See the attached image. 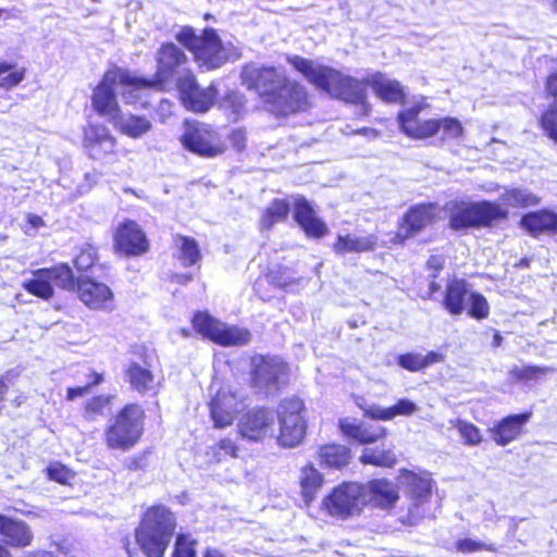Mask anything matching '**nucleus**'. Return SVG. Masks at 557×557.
I'll list each match as a JSON object with an SVG mask.
<instances>
[{
	"instance_id": "11",
	"label": "nucleus",
	"mask_w": 557,
	"mask_h": 557,
	"mask_svg": "<svg viewBox=\"0 0 557 557\" xmlns=\"http://www.w3.org/2000/svg\"><path fill=\"white\" fill-rule=\"evenodd\" d=\"M74 285L73 272L66 264H60L51 269H39L34 272V278L23 283V287L28 293L42 299L52 297L53 286L72 289Z\"/></svg>"
},
{
	"instance_id": "31",
	"label": "nucleus",
	"mask_w": 557,
	"mask_h": 557,
	"mask_svg": "<svg viewBox=\"0 0 557 557\" xmlns=\"http://www.w3.org/2000/svg\"><path fill=\"white\" fill-rule=\"evenodd\" d=\"M136 543L146 557H163L172 539L149 531V528H137Z\"/></svg>"
},
{
	"instance_id": "14",
	"label": "nucleus",
	"mask_w": 557,
	"mask_h": 557,
	"mask_svg": "<svg viewBox=\"0 0 557 557\" xmlns=\"http://www.w3.org/2000/svg\"><path fill=\"white\" fill-rule=\"evenodd\" d=\"M244 395L231 386L219 388L210 401V414L214 426L231 425L236 414L244 408Z\"/></svg>"
},
{
	"instance_id": "61",
	"label": "nucleus",
	"mask_w": 557,
	"mask_h": 557,
	"mask_svg": "<svg viewBox=\"0 0 557 557\" xmlns=\"http://www.w3.org/2000/svg\"><path fill=\"white\" fill-rule=\"evenodd\" d=\"M246 132L242 128L233 131L230 135V143L237 151H243L246 147Z\"/></svg>"
},
{
	"instance_id": "34",
	"label": "nucleus",
	"mask_w": 557,
	"mask_h": 557,
	"mask_svg": "<svg viewBox=\"0 0 557 557\" xmlns=\"http://www.w3.org/2000/svg\"><path fill=\"white\" fill-rule=\"evenodd\" d=\"M469 295L468 283L463 280H453L446 287L444 306L451 314H460Z\"/></svg>"
},
{
	"instance_id": "32",
	"label": "nucleus",
	"mask_w": 557,
	"mask_h": 557,
	"mask_svg": "<svg viewBox=\"0 0 557 557\" xmlns=\"http://www.w3.org/2000/svg\"><path fill=\"white\" fill-rule=\"evenodd\" d=\"M364 487L367 488V502L373 500L382 508L392 507L398 499L396 486L387 480H372Z\"/></svg>"
},
{
	"instance_id": "59",
	"label": "nucleus",
	"mask_w": 557,
	"mask_h": 557,
	"mask_svg": "<svg viewBox=\"0 0 557 557\" xmlns=\"http://www.w3.org/2000/svg\"><path fill=\"white\" fill-rule=\"evenodd\" d=\"M45 226V221L37 214L29 213L26 216V223L23 226L24 233L28 236H35L39 228Z\"/></svg>"
},
{
	"instance_id": "48",
	"label": "nucleus",
	"mask_w": 557,
	"mask_h": 557,
	"mask_svg": "<svg viewBox=\"0 0 557 557\" xmlns=\"http://www.w3.org/2000/svg\"><path fill=\"white\" fill-rule=\"evenodd\" d=\"M109 396H97L91 400L87 401L85 406V417L88 420H95L98 416H102L104 410L109 407Z\"/></svg>"
},
{
	"instance_id": "54",
	"label": "nucleus",
	"mask_w": 557,
	"mask_h": 557,
	"mask_svg": "<svg viewBox=\"0 0 557 557\" xmlns=\"http://www.w3.org/2000/svg\"><path fill=\"white\" fill-rule=\"evenodd\" d=\"M97 258L96 249L90 246L86 245L83 247L79 251V253L75 258V265L78 270L85 271L92 267Z\"/></svg>"
},
{
	"instance_id": "42",
	"label": "nucleus",
	"mask_w": 557,
	"mask_h": 557,
	"mask_svg": "<svg viewBox=\"0 0 557 557\" xmlns=\"http://www.w3.org/2000/svg\"><path fill=\"white\" fill-rule=\"evenodd\" d=\"M360 461L366 465L392 467L396 462V457L389 449L366 448L360 456Z\"/></svg>"
},
{
	"instance_id": "6",
	"label": "nucleus",
	"mask_w": 557,
	"mask_h": 557,
	"mask_svg": "<svg viewBox=\"0 0 557 557\" xmlns=\"http://www.w3.org/2000/svg\"><path fill=\"white\" fill-rule=\"evenodd\" d=\"M507 214L508 211L499 203L491 201L462 202L451 210L449 225L455 231L487 226L494 221L507 218Z\"/></svg>"
},
{
	"instance_id": "15",
	"label": "nucleus",
	"mask_w": 557,
	"mask_h": 557,
	"mask_svg": "<svg viewBox=\"0 0 557 557\" xmlns=\"http://www.w3.org/2000/svg\"><path fill=\"white\" fill-rule=\"evenodd\" d=\"M177 88L184 106L194 112H206L213 104L216 90L213 86L200 88L190 71L176 77Z\"/></svg>"
},
{
	"instance_id": "19",
	"label": "nucleus",
	"mask_w": 557,
	"mask_h": 557,
	"mask_svg": "<svg viewBox=\"0 0 557 557\" xmlns=\"http://www.w3.org/2000/svg\"><path fill=\"white\" fill-rule=\"evenodd\" d=\"M422 104H416L399 112L397 121L403 133L413 139H425L434 136L440 131L436 119L421 121L419 114Z\"/></svg>"
},
{
	"instance_id": "43",
	"label": "nucleus",
	"mask_w": 557,
	"mask_h": 557,
	"mask_svg": "<svg viewBox=\"0 0 557 557\" xmlns=\"http://www.w3.org/2000/svg\"><path fill=\"white\" fill-rule=\"evenodd\" d=\"M449 423L454 429H456L459 432L465 445L478 446L481 444V432L479 428H476L473 423L461 419L450 420Z\"/></svg>"
},
{
	"instance_id": "12",
	"label": "nucleus",
	"mask_w": 557,
	"mask_h": 557,
	"mask_svg": "<svg viewBox=\"0 0 557 557\" xmlns=\"http://www.w3.org/2000/svg\"><path fill=\"white\" fill-rule=\"evenodd\" d=\"M181 140L186 149L206 158L216 157L225 150L219 134L205 123L189 125Z\"/></svg>"
},
{
	"instance_id": "18",
	"label": "nucleus",
	"mask_w": 557,
	"mask_h": 557,
	"mask_svg": "<svg viewBox=\"0 0 557 557\" xmlns=\"http://www.w3.org/2000/svg\"><path fill=\"white\" fill-rule=\"evenodd\" d=\"M187 62L186 54L174 44L162 45L157 52V72L152 81L161 88L163 85L180 76L185 69L180 72L181 66Z\"/></svg>"
},
{
	"instance_id": "62",
	"label": "nucleus",
	"mask_w": 557,
	"mask_h": 557,
	"mask_svg": "<svg viewBox=\"0 0 557 557\" xmlns=\"http://www.w3.org/2000/svg\"><path fill=\"white\" fill-rule=\"evenodd\" d=\"M423 367L426 368L432 363L443 361V356L438 352L430 351L428 355L422 356Z\"/></svg>"
},
{
	"instance_id": "4",
	"label": "nucleus",
	"mask_w": 557,
	"mask_h": 557,
	"mask_svg": "<svg viewBox=\"0 0 557 557\" xmlns=\"http://www.w3.org/2000/svg\"><path fill=\"white\" fill-rule=\"evenodd\" d=\"M144 409L136 404L125 406L106 431L109 448L128 450L140 438L144 429Z\"/></svg>"
},
{
	"instance_id": "7",
	"label": "nucleus",
	"mask_w": 557,
	"mask_h": 557,
	"mask_svg": "<svg viewBox=\"0 0 557 557\" xmlns=\"http://www.w3.org/2000/svg\"><path fill=\"white\" fill-rule=\"evenodd\" d=\"M304 403L299 398H286L277 407L280 423L278 443L284 447L300 444L306 434V421L302 416Z\"/></svg>"
},
{
	"instance_id": "57",
	"label": "nucleus",
	"mask_w": 557,
	"mask_h": 557,
	"mask_svg": "<svg viewBox=\"0 0 557 557\" xmlns=\"http://www.w3.org/2000/svg\"><path fill=\"white\" fill-rule=\"evenodd\" d=\"M391 420L396 416H411L418 410V406L406 398L399 399L394 406L389 407Z\"/></svg>"
},
{
	"instance_id": "53",
	"label": "nucleus",
	"mask_w": 557,
	"mask_h": 557,
	"mask_svg": "<svg viewBox=\"0 0 557 557\" xmlns=\"http://www.w3.org/2000/svg\"><path fill=\"white\" fill-rule=\"evenodd\" d=\"M194 541L185 534L176 537L175 549L172 557H195Z\"/></svg>"
},
{
	"instance_id": "23",
	"label": "nucleus",
	"mask_w": 557,
	"mask_h": 557,
	"mask_svg": "<svg viewBox=\"0 0 557 557\" xmlns=\"http://www.w3.org/2000/svg\"><path fill=\"white\" fill-rule=\"evenodd\" d=\"M531 417V412H523L503 418L488 430L492 440L499 446L510 444L520 436L523 425L530 421Z\"/></svg>"
},
{
	"instance_id": "64",
	"label": "nucleus",
	"mask_w": 557,
	"mask_h": 557,
	"mask_svg": "<svg viewBox=\"0 0 557 557\" xmlns=\"http://www.w3.org/2000/svg\"><path fill=\"white\" fill-rule=\"evenodd\" d=\"M100 178V174L97 171H91L85 174V180L88 182L90 188L95 186Z\"/></svg>"
},
{
	"instance_id": "13",
	"label": "nucleus",
	"mask_w": 557,
	"mask_h": 557,
	"mask_svg": "<svg viewBox=\"0 0 557 557\" xmlns=\"http://www.w3.org/2000/svg\"><path fill=\"white\" fill-rule=\"evenodd\" d=\"M401 483L405 486V493L410 498L409 516L412 523L426 516L428 504L431 495L433 481L428 474L420 475L411 471H406L401 475Z\"/></svg>"
},
{
	"instance_id": "35",
	"label": "nucleus",
	"mask_w": 557,
	"mask_h": 557,
	"mask_svg": "<svg viewBox=\"0 0 557 557\" xmlns=\"http://www.w3.org/2000/svg\"><path fill=\"white\" fill-rule=\"evenodd\" d=\"M521 224L533 235L542 232L557 231V214L549 211H539L524 215Z\"/></svg>"
},
{
	"instance_id": "1",
	"label": "nucleus",
	"mask_w": 557,
	"mask_h": 557,
	"mask_svg": "<svg viewBox=\"0 0 557 557\" xmlns=\"http://www.w3.org/2000/svg\"><path fill=\"white\" fill-rule=\"evenodd\" d=\"M287 61L293 67L300 72L304 77L317 88L326 91L331 97L346 102L362 104L367 107V77L357 79L344 75L339 71L319 64L312 60L299 55L288 57Z\"/></svg>"
},
{
	"instance_id": "39",
	"label": "nucleus",
	"mask_w": 557,
	"mask_h": 557,
	"mask_svg": "<svg viewBox=\"0 0 557 557\" xmlns=\"http://www.w3.org/2000/svg\"><path fill=\"white\" fill-rule=\"evenodd\" d=\"M499 200L503 206L513 208L535 206L540 201L535 195L522 188H506Z\"/></svg>"
},
{
	"instance_id": "20",
	"label": "nucleus",
	"mask_w": 557,
	"mask_h": 557,
	"mask_svg": "<svg viewBox=\"0 0 557 557\" xmlns=\"http://www.w3.org/2000/svg\"><path fill=\"white\" fill-rule=\"evenodd\" d=\"M116 145V139L103 125L90 124L84 131V146L95 160H106L114 154Z\"/></svg>"
},
{
	"instance_id": "56",
	"label": "nucleus",
	"mask_w": 557,
	"mask_h": 557,
	"mask_svg": "<svg viewBox=\"0 0 557 557\" xmlns=\"http://www.w3.org/2000/svg\"><path fill=\"white\" fill-rule=\"evenodd\" d=\"M48 476L62 484L69 483L73 478L74 473L61 463H52L47 469Z\"/></svg>"
},
{
	"instance_id": "37",
	"label": "nucleus",
	"mask_w": 557,
	"mask_h": 557,
	"mask_svg": "<svg viewBox=\"0 0 557 557\" xmlns=\"http://www.w3.org/2000/svg\"><path fill=\"white\" fill-rule=\"evenodd\" d=\"M126 376L132 387L139 393L152 391L156 386L154 376L151 371L136 362L128 367Z\"/></svg>"
},
{
	"instance_id": "30",
	"label": "nucleus",
	"mask_w": 557,
	"mask_h": 557,
	"mask_svg": "<svg viewBox=\"0 0 557 557\" xmlns=\"http://www.w3.org/2000/svg\"><path fill=\"white\" fill-rule=\"evenodd\" d=\"M343 434L359 444L375 443L385 436L386 430L380 425L357 422L355 419H343L339 421Z\"/></svg>"
},
{
	"instance_id": "47",
	"label": "nucleus",
	"mask_w": 557,
	"mask_h": 557,
	"mask_svg": "<svg viewBox=\"0 0 557 557\" xmlns=\"http://www.w3.org/2000/svg\"><path fill=\"white\" fill-rule=\"evenodd\" d=\"M555 370L549 367L527 366L512 370L513 375L521 381L537 380L541 376L553 373Z\"/></svg>"
},
{
	"instance_id": "51",
	"label": "nucleus",
	"mask_w": 557,
	"mask_h": 557,
	"mask_svg": "<svg viewBox=\"0 0 557 557\" xmlns=\"http://www.w3.org/2000/svg\"><path fill=\"white\" fill-rule=\"evenodd\" d=\"M541 125L545 134L557 141V103L550 106V108L542 115Z\"/></svg>"
},
{
	"instance_id": "60",
	"label": "nucleus",
	"mask_w": 557,
	"mask_h": 557,
	"mask_svg": "<svg viewBox=\"0 0 557 557\" xmlns=\"http://www.w3.org/2000/svg\"><path fill=\"white\" fill-rule=\"evenodd\" d=\"M92 376H94V381L89 384H86L85 386L67 388V399L73 400L77 397L84 396L85 394L88 393L89 388L92 385H97L102 381V376L100 374L94 373Z\"/></svg>"
},
{
	"instance_id": "2",
	"label": "nucleus",
	"mask_w": 557,
	"mask_h": 557,
	"mask_svg": "<svg viewBox=\"0 0 557 557\" xmlns=\"http://www.w3.org/2000/svg\"><path fill=\"white\" fill-rule=\"evenodd\" d=\"M139 85L128 71L120 67L109 70L94 89L91 103L95 111L111 123L121 112L116 100V89L121 87L124 101L134 102L132 92L138 90Z\"/></svg>"
},
{
	"instance_id": "44",
	"label": "nucleus",
	"mask_w": 557,
	"mask_h": 557,
	"mask_svg": "<svg viewBox=\"0 0 557 557\" xmlns=\"http://www.w3.org/2000/svg\"><path fill=\"white\" fill-rule=\"evenodd\" d=\"M237 447L230 438H223L216 444L209 446L207 455L214 462L222 461L225 457H236Z\"/></svg>"
},
{
	"instance_id": "22",
	"label": "nucleus",
	"mask_w": 557,
	"mask_h": 557,
	"mask_svg": "<svg viewBox=\"0 0 557 557\" xmlns=\"http://www.w3.org/2000/svg\"><path fill=\"white\" fill-rule=\"evenodd\" d=\"M115 247L126 255H141L148 250V240L139 225L127 221L116 228L114 234Z\"/></svg>"
},
{
	"instance_id": "26",
	"label": "nucleus",
	"mask_w": 557,
	"mask_h": 557,
	"mask_svg": "<svg viewBox=\"0 0 557 557\" xmlns=\"http://www.w3.org/2000/svg\"><path fill=\"white\" fill-rule=\"evenodd\" d=\"M367 83L373 92L384 102L399 103L405 99L403 85L385 74L375 72L367 76Z\"/></svg>"
},
{
	"instance_id": "29",
	"label": "nucleus",
	"mask_w": 557,
	"mask_h": 557,
	"mask_svg": "<svg viewBox=\"0 0 557 557\" xmlns=\"http://www.w3.org/2000/svg\"><path fill=\"white\" fill-rule=\"evenodd\" d=\"M377 244L374 234L346 233L338 234L333 249L338 255L362 253L373 251Z\"/></svg>"
},
{
	"instance_id": "25",
	"label": "nucleus",
	"mask_w": 557,
	"mask_h": 557,
	"mask_svg": "<svg viewBox=\"0 0 557 557\" xmlns=\"http://www.w3.org/2000/svg\"><path fill=\"white\" fill-rule=\"evenodd\" d=\"M434 211L435 208L432 205H420L410 209L404 218V222L399 227L396 238L403 242L420 232L432 223L435 215Z\"/></svg>"
},
{
	"instance_id": "24",
	"label": "nucleus",
	"mask_w": 557,
	"mask_h": 557,
	"mask_svg": "<svg viewBox=\"0 0 557 557\" xmlns=\"http://www.w3.org/2000/svg\"><path fill=\"white\" fill-rule=\"evenodd\" d=\"M175 527L174 515L164 506H154L145 512L137 528H149L150 532L172 539Z\"/></svg>"
},
{
	"instance_id": "5",
	"label": "nucleus",
	"mask_w": 557,
	"mask_h": 557,
	"mask_svg": "<svg viewBox=\"0 0 557 557\" xmlns=\"http://www.w3.org/2000/svg\"><path fill=\"white\" fill-rule=\"evenodd\" d=\"M367 504V488L357 482H345L324 497L323 509L332 517L345 520L358 515Z\"/></svg>"
},
{
	"instance_id": "58",
	"label": "nucleus",
	"mask_w": 557,
	"mask_h": 557,
	"mask_svg": "<svg viewBox=\"0 0 557 557\" xmlns=\"http://www.w3.org/2000/svg\"><path fill=\"white\" fill-rule=\"evenodd\" d=\"M398 364L409 371H420L424 369L422 355L420 354H406L398 358Z\"/></svg>"
},
{
	"instance_id": "16",
	"label": "nucleus",
	"mask_w": 557,
	"mask_h": 557,
	"mask_svg": "<svg viewBox=\"0 0 557 557\" xmlns=\"http://www.w3.org/2000/svg\"><path fill=\"white\" fill-rule=\"evenodd\" d=\"M274 413L264 407L252 408L238 422L239 434L249 441H261L274 433Z\"/></svg>"
},
{
	"instance_id": "50",
	"label": "nucleus",
	"mask_w": 557,
	"mask_h": 557,
	"mask_svg": "<svg viewBox=\"0 0 557 557\" xmlns=\"http://www.w3.org/2000/svg\"><path fill=\"white\" fill-rule=\"evenodd\" d=\"M488 312L490 306L485 297L478 293H471L469 314L475 319H485Z\"/></svg>"
},
{
	"instance_id": "49",
	"label": "nucleus",
	"mask_w": 557,
	"mask_h": 557,
	"mask_svg": "<svg viewBox=\"0 0 557 557\" xmlns=\"http://www.w3.org/2000/svg\"><path fill=\"white\" fill-rule=\"evenodd\" d=\"M133 77L140 85L138 86L139 87L138 90L132 92V97L135 99V101L134 102L125 101V102L128 104H134V106H139V107L145 108L148 104V101L146 100V97H145V94L147 92V90L152 89V88H160V87L156 84V81L139 78L134 75H133Z\"/></svg>"
},
{
	"instance_id": "8",
	"label": "nucleus",
	"mask_w": 557,
	"mask_h": 557,
	"mask_svg": "<svg viewBox=\"0 0 557 557\" xmlns=\"http://www.w3.org/2000/svg\"><path fill=\"white\" fill-rule=\"evenodd\" d=\"M193 325L197 332L222 346H244L251 339L247 329L228 326L207 313H197Z\"/></svg>"
},
{
	"instance_id": "45",
	"label": "nucleus",
	"mask_w": 557,
	"mask_h": 557,
	"mask_svg": "<svg viewBox=\"0 0 557 557\" xmlns=\"http://www.w3.org/2000/svg\"><path fill=\"white\" fill-rule=\"evenodd\" d=\"M456 548L462 554L476 553L481 550H487L492 553L497 552V546L494 543H485L469 537L458 540L456 542Z\"/></svg>"
},
{
	"instance_id": "40",
	"label": "nucleus",
	"mask_w": 557,
	"mask_h": 557,
	"mask_svg": "<svg viewBox=\"0 0 557 557\" xmlns=\"http://www.w3.org/2000/svg\"><path fill=\"white\" fill-rule=\"evenodd\" d=\"M289 212V203L284 199L273 200L265 209L262 219L261 227L271 228L275 223L283 222Z\"/></svg>"
},
{
	"instance_id": "10",
	"label": "nucleus",
	"mask_w": 557,
	"mask_h": 557,
	"mask_svg": "<svg viewBox=\"0 0 557 557\" xmlns=\"http://www.w3.org/2000/svg\"><path fill=\"white\" fill-rule=\"evenodd\" d=\"M288 367L277 357L258 356L252 359V384L264 395L276 393L286 384Z\"/></svg>"
},
{
	"instance_id": "63",
	"label": "nucleus",
	"mask_w": 557,
	"mask_h": 557,
	"mask_svg": "<svg viewBox=\"0 0 557 557\" xmlns=\"http://www.w3.org/2000/svg\"><path fill=\"white\" fill-rule=\"evenodd\" d=\"M546 90L554 97H557V72L547 77Z\"/></svg>"
},
{
	"instance_id": "9",
	"label": "nucleus",
	"mask_w": 557,
	"mask_h": 557,
	"mask_svg": "<svg viewBox=\"0 0 557 557\" xmlns=\"http://www.w3.org/2000/svg\"><path fill=\"white\" fill-rule=\"evenodd\" d=\"M287 79L284 70L273 66L246 65L242 81L248 89L255 90L265 103H270L275 92Z\"/></svg>"
},
{
	"instance_id": "46",
	"label": "nucleus",
	"mask_w": 557,
	"mask_h": 557,
	"mask_svg": "<svg viewBox=\"0 0 557 557\" xmlns=\"http://www.w3.org/2000/svg\"><path fill=\"white\" fill-rule=\"evenodd\" d=\"M13 65L0 61V87L11 88L16 86L24 78V71H12Z\"/></svg>"
},
{
	"instance_id": "17",
	"label": "nucleus",
	"mask_w": 557,
	"mask_h": 557,
	"mask_svg": "<svg viewBox=\"0 0 557 557\" xmlns=\"http://www.w3.org/2000/svg\"><path fill=\"white\" fill-rule=\"evenodd\" d=\"M275 92L269 106L276 114L287 115L308 108V95L304 86L296 82L285 81Z\"/></svg>"
},
{
	"instance_id": "21",
	"label": "nucleus",
	"mask_w": 557,
	"mask_h": 557,
	"mask_svg": "<svg viewBox=\"0 0 557 557\" xmlns=\"http://www.w3.org/2000/svg\"><path fill=\"white\" fill-rule=\"evenodd\" d=\"M77 293L81 300L90 309L109 310L114 308V297L110 287L88 277L77 282Z\"/></svg>"
},
{
	"instance_id": "33",
	"label": "nucleus",
	"mask_w": 557,
	"mask_h": 557,
	"mask_svg": "<svg viewBox=\"0 0 557 557\" xmlns=\"http://www.w3.org/2000/svg\"><path fill=\"white\" fill-rule=\"evenodd\" d=\"M122 134L138 138L148 133L152 124L145 116L122 115L121 113L111 122Z\"/></svg>"
},
{
	"instance_id": "52",
	"label": "nucleus",
	"mask_w": 557,
	"mask_h": 557,
	"mask_svg": "<svg viewBox=\"0 0 557 557\" xmlns=\"http://www.w3.org/2000/svg\"><path fill=\"white\" fill-rule=\"evenodd\" d=\"M436 122L440 124V129H443L444 138L447 139H458L462 137L463 128L461 123L455 117H445L442 120H437Z\"/></svg>"
},
{
	"instance_id": "27",
	"label": "nucleus",
	"mask_w": 557,
	"mask_h": 557,
	"mask_svg": "<svg viewBox=\"0 0 557 557\" xmlns=\"http://www.w3.org/2000/svg\"><path fill=\"white\" fill-rule=\"evenodd\" d=\"M295 219L305 233L311 237H322L327 233V226L317 215L311 205L304 197L294 201Z\"/></svg>"
},
{
	"instance_id": "36",
	"label": "nucleus",
	"mask_w": 557,
	"mask_h": 557,
	"mask_svg": "<svg viewBox=\"0 0 557 557\" xmlns=\"http://www.w3.org/2000/svg\"><path fill=\"white\" fill-rule=\"evenodd\" d=\"M319 456L321 462L335 469L346 467L351 458L350 449L337 444L322 446Z\"/></svg>"
},
{
	"instance_id": "28",
	"label": "nucleus",
	"mask_w": 557,
	"mask_h": 557,
	"mask_svg": "<svg viewBox=\"0 0 557 557\" xmlns=\"http://www.w3.org/2000/svg\"><path fill=\"white\" fill-rule=\"evenodd\" d=\"M0 536L12 547H26L33 541L30 528L22 520L11 519L0 515Z\"/></svg>"
},
{
	"instance_id": "3",
	"label": "nucleus",
	"mask_w": 557,
	"mask_h": 557,
	"mask_svg": "<svg viewBox=\"0 0 557 557\" xmlns=\"http://www.w3.org/2000/svg\"><path fill=\"white\" fill-rule=\"evenodd\" d=\"M176 40L193 52L199 66L213 70L224 64L231 54V47L222 44L216 32L203 29L200 36L194 28L185 26L175 36Z\"/></svg>"
},
{
	"instance_id": "55",
	"label": "nucleus",
	"mask_w": 557,
	"mask_h": 557,
	"mask_svg": "<svg viewBox=\"0 0 557 557\" xmlns=\"http://www.w3.org/2000/svg\"><path fill=\"white\" fill-rule=\"evenodd\" d=\"M357 405L364 411V416L367 417L383 421L391 420L389 407L383 408L374 404L367 405L363 398H361V401H358Z\"/></svg>"
},
{
	"instance_id": "41",
	"label": "nucleus",
	"mask_w": 557,
	"mask_h": 557,
	"mask_svg": "<svg viewBox=\"0 0 557 557\" xmlns=\"http://www.w3.org/2000/svg\"><path fill=\"white\" fill-rule=\"evenodd\" d=\"M175 244L180 251L178 259L185 267L193 265L199 261L200 251L195 239L186 236H178Z\"/></svg>"
},
{
	"instance_id": "38",
	"label": "nucleus",
	"mask_w": 557,
	"mask_h": 557,
	"mask_svg": "<svg viewBox=\"0 0 557 557\" xmlns=\"http://www.w3.org/2000/svg\"><path fill=\"white\" fill-rule=\"evenodd\" d=\"M301 494L307 503H310L323 483L322 474L312 466L308 465L301 469L299 476Z\"/></svg>"
}]
</instances>
